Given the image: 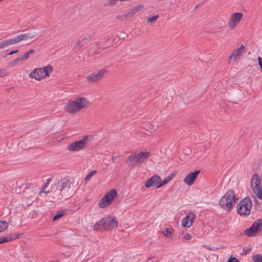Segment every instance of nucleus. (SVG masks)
<instances>
[{
  "label": "nucleus",
  "instance_id": "f257e3e1",
  "mask_svg": "<svg viewBox=\"0 0 262 262\" xmlns=\"http://www.w3.org/2000/svg\"><path fill=\"white\" fill-rule=\"evenodd\" d=\"M117 226L118 221L116 217L106 214L95 223L93 229L95 231H111L116 228Z\"/></svg>",
  "mask_w": 262,
  "mask_h": 262
},
{
  "label": "nucleus",
  "instance_id": "f03ea898",
  "mask_svg": "<svg viewBox=\"0 0 262 262\" xmlns=\"http://www.w3.org/2000/svg\"><path fill=\"white\" fill-rule=\"evenodd\" d=\"M91 139V136H85L79 140H75L68 144L67 149L72 152L82 151L88 146Z\"/></svg>",
  "mask_w": 262,
  "mask_h": 262
},
{
  "label": "nucleus",
  "instance_id": "7ed1b4c3",
  "mask_svg": "<svg viewBox=\"0 0 262 262\" xmlns=\"http://www.w3.org/2000/svg\"><path fill=\"white\" fill-rule=\"evenodd\" d=\"M150 155V153L147 151L140 152L129 156L126 158L125 162L128 166L134 167L137 165H141L144 161L148 159Z\"/></svg>",
  "mask_w": 262,
  "mask_h": 262
},
{
  "label": "nucleus",
  "instance_id": "20e7f679",
  "mask_svg": "<svg viewBox=\"0 0 262 262\" xmlns=\"http://www.w3.org/2000/svg\"><path fill=\"white\" fill-rule=\"evenodd\" d=\"M236 203L233 191L229 190L222 196L219 202L221 207L225 210L230 211Z\"/></svg>",
  "mask_w": 262,
  "mask_h": 262
},
{
  "label": "nucleus",
  "instance_id": "39448f33",
  "mask_svg": "<svg viewBox=\"0 0 262 262\" xmlns=\"http://www.w3.org/2000/svg\"><path fill=\"white\" fill-rule=\"evenodd\" d=\"M74 181L69 178L58 179L54 184V187L57 190L62 191L63 189L67 191L70 194L73 193L75 189Z\"/></svg>",
  "mask_w": 262,
  "mask_h": 262
},
{
  "label": "nucleus",
  "instance_id": "423d86ee",
  "mask_svg": "<svg viewBox=\"0 0 262 262\" xmlns=\"http://www.w3.org/2000/svg\"><path fill=\"white\" fill-rule=\"evenodd\" d=\"M53 72V68L51 65H48L42 68H35L30 73L29 76L32 78L40 81L47 77L49 76L50 73Z\"/></svg>",
  "mask_w": 262,
  "mask_h": 262
},
{
  "label": "nucleus",
  "instance_id": "0eeeda50",
  "mask_svg": "<svg viewBox=\"0 0 262 262\" xmlns=\"http://www.w3.org/2000/svg\"><path fill=\"white\" fill-rule=\"evenodd\" d=\"M252 203L250 198L246 197L237 205V212L241 216H247L250 214Z\"/></svg>",
  "mask_w": 262,
  "mask_h": 262
},
{
  "label": "nucleus",
  "instance_id": "6e6552de",
  "mask_svg": "<svg viewBox=\"0 0 262 262\" xmlns=\"http://www.w3.org/2000/svg\"><path fill=\"white\" fill-rule=\"evenodd\" d=\"M117 194L116 189H112L110 190L100 200L98 203V207L101 209L106 208L112 204L115 198L117 197Z\"/></svg>",
  "mask_w": 262,
  "mask_h": 262
},
{
  "label": "nucleus",
  "instance_id": "1a4fd4ad",
  "mask_svg": "<svg viewBox=\"0 0 262 262\" xmlns=\"http://www.w3.org/2000/svg\"><path fill=\"white\" fill-rule=\"evenodd\" d=\"M144 8V5L139 4L136 5L125 11L123 15L118 14L116 15V18L121 21L127 20L136 15L139 11H141Z\"/></svg>",
  "mask_w": 262,
  "mask_h": 262
},
{
  "label": "nucleus",
  "instance_id": "9d476101",
  "mask_svg": "<svg viewBox=\"0 0 262 262\" xmlns=\"http://www.w3.org/2000/svg\"><path fill=\"white\" fill-rule=\"evenodd\" d=\"M251 187L256 196L262 200V186L261 181L257 174H254L252 178Z\"/></svg>",
  "mask_w": 262,
  "mask_h": 262
},
{
  "label": "nucleus",
  "instance_id": "9b49d317",
  "mask_svg": "<svg viewBox=\"0 0 262 262\" xmlns=\"http://www.w3.org/2000/svg\"><path fill=\"white\" fill-rule=\"evenodd\" d=\"M262 231V220L255 221L251 227L244 231V234L248 237L254 236Z\"/></svg>",
  "mask_w": 262,
  "mask_h": 262
},
{
  "label": "nucleus",
  "instance_id": "f8f14e48",
  "mask_svg": "<svg viewBox=\"0 0 262 262\" xmlns=\"http://www.w3.org/2000/svg\"><path fill=\"white\" fill-rule=\"evenodd\" d=\"M243 16V14L241 12H236L232 14L228 21V26L229 28L231 30L234 29L242 20Z\"/></svg>",
  "mask_w": 262,
  "mask_h": 262
},
{
  "label": "nucleus",
  "instance_id": "ddd939ff",
  "mask_svg": "<svg viewBox=\"0 0 262 262\" xmlns=\"http://www.w3.org/2000/svg\"><path fill=\"white\" fill-rule=\"evenodd\" d=\"M245 52V47L242 45L240 47L233 50L232 53L229 57V60L230 62H237Z\"/></svg>",
  "mask_w": 262,
  "mask_h": 262
},
{
  "label": "nucleus",
  "instance_id": "4468645a",
  "mask_svg": "<svg viewBox=\"0 0 262 262\" xmlns=\"http://www.w3.org/2000/svg\"><path fill=\"white\" fill-rule=\"evenodd\" d=\"M107 73L106 70L102 69L97 73H93L91 74L86 77V79L89 82H95L104 77Z\"/></svg>",
  "mask_w": 262,
  "mask_h": 262
},
{
  "label": "nucleus",
  "instance_id": "2eb2a0df",
  "mask_svg": "<svg viewBox=\"0 0 262 262\" xmlns=\"http://www.w3.org/2000/svg\"><path fill=\"white\" fill-rule=\"evenodd\" d=\"M195 215L193 212L189 211L186 216L184 217L181 221V225L185 228H189L193 224V221Z\"/></svg>",
  "mask_w": 262,
  "mask_h": 262
},
{
  "label": "nucleus",
  "instance_id": "dca6fc26",
  "mask_svg": "<svg viewBox=\"0 0 262 262\" xmlns=\"http://www.w3.org/2000/svg\"><path fill=\"white\" fill-rule=\"evenodd\" d=\"M200 172V170H195L194 171L189 173L184 179L183 182L186 185L191 186L195 182Z\"/></svg>",
  "mask_w": 262,
  "mask_h": 262
},
{
  "label": "nucleus",
  "instance_id": "f3484780",
  "mask_svg": "<svg viewBox=\"0 0 262 262\" xmlns=\"http://www.w3.org/2000/svg\"><path fill=\"white\" fill-rule=\"evenodd\" d=\"M64 109L67 112L71 114H76L80 112L74 100L69 101L64 106Z\"/></svg>",
  "mask_w": 262,
  "mask_h": 262
},
{
  "label": "nucleus",
  "instance_id": "a211bd4d",
  "mask_svg": "<svg viewBox=\"0 0 262 262\" xmlns=\"http://www.w3.org/2000/svg\"><path fill=\"white\" fill-rule=\"evenodd\" d=\"M161 181V179L160 176L155 175L146 181L145 186L146 188H149L157 184L159 185Z\"/></svg>",
  "mask_w": 262,
  "mask_h": 262
},
{
  "label": "nucleus",
  "instance_id": "6ab92c4d",
  "mask_svg": "<svg viewBox=\"0 0 262 262\" xmlns=\"http://www.w3.org/2000/svg\"><path fill=\"white\" fill-rule=\"evenodd\" d=\"M76 104H77V108H79L80 111L88 107L89 102V101L84 97H79L76 99L75 100Z\"/></svg>",
  "mask_w": 262,
  "mask_h": 262
},
{
  "label": "nucleus",
  "instance_id": "aec40b11",
  "mask_svg": "<svg viewBox=\"0 0 262 262\" xmlns=\"http://www.w3.org/2000/svg\"><path fill=\"white\" fill-rule=\"evenodd\" d=\"M162 233L166 238L170 240L174 239V232L171 227L166 228L162 231Z\"/></svg>",
  "mask_w": 262,
  "mask_h": 262
},
{
  "label": "nucleus",
  "instance_id": "412c9836",
  "mask_svg": "<svg viewBox=\"0 0 262 262\" xmlns=\"http://www.w3.org/2000/svg\"><path fill=\"white\" fill-rule=\"evenodd\" d=\"M19 42L21 40H26L28 39H32L35 37V35L31 33H27L23 34H20L17 36Z\"/></svg>",
  "mask_w": 262,
  "mask_h": 262
},
{
  "label": "nucleus",
  "instance_id": "4be33fe9",
  "mask_svg": "<svg viewBox=\"0 0 262 262\" xmlns=\"http://www.w3.org/2000/svg\"><path fill=\"white\" fill-rule=\"evenodd\" d=\"M174 176H175L174 174H171L170 175L167 176L162 181H161V182L160 183V184L157 186V188H159L161 187L162 186H164L165 185L167 184V183H168L170 181H171L173 179V178H174Z\"/></svg>",
  "mask_w": 262,
  "mask_h": 262
},
{
  "label": "nucleus",
  "instance_id": "5701e85b",
  "mask_svg": "<svg viewBox=\"0 0 262 262\" xmlns=\"http://www.w3.org/2000/svg\"><path fill=\"white\" fill-rule=\"evenodd\" d=\"M180 237L182 240L185 242H190L193 238L192 236L190 234L184 231H182L180 234Z\"/></svg>",
  "mask_w": 262,
  "mask_h": 262
},
{
  "label": "nucleus",
  "instance_id": "b1692460",
  "mask_svg": "<svg viewBox=\"0 0 262 262\" xmlns=\"http://www.w3.org/2000/svg\"><path fill=\"white\" fill-rule=\"evenodd\" d=\"M29 55L30 54L27 52H26L22 57L17 58L13 61V65L19 63L20 61L27 60L29 58Z\"/></svg>",
  "mask_w": 262,
  "mask_h": 262
},
{
  "label": "nucleus",
  "instance_id": "393cba45",
  "mask_svg": "<svg viewBox=\"0 0 262 262\" xmlns=\"http://www.w3.org/2000/svg\"><path fill=\"white\" fill-rule=\"evenodd\" d=\"M8 227V223L5 221H0V233L5 231Z\"/></svg>",
  "mask_w": 262,
  "mask_h": 262
},
{
  "label": "nucleus",
  "instance_id": "a878e982",
  "mask_svg": "<svg viewBox=\"0 0 262 262\" xmlns=\"http://www.w3.org/2000/svg\"><path fill=\"white\" fill-rule=\"evenodd\" d=\"M88 39L84 38L81 40L78 41L74 45V48H80L87 42Z\"/></svg>",
  "mask_w": 262,
  "mask_h": 262
},
{
  "label": "nucleus",
  "instance_id": "bb28decb",
  "mask_svg": "<svg viewBox=\"0 0 262 262\" xmlns=\"http://www.w3.org/2000/svg\"><path fill=\"white\" fill-rule=\"evenodd\" d=\"M12 239L11 236H0V244L11 241Z\"/></svg>",
  "mask_w": 262,
  "mask_h": 262
},
{
  "label": "nucleus",
  "instance_id": "cd10ccee",
  "mask_svg": "<svg viewBox=\"0 0 262 262\" xmlns=\"http://www.w3.org/2000/svg\"><path fill=\"white\" fill-rule=\"evenodd\" d=\"M252 258L254 262H262V254L254 255Z\"/></svg>",
  "mask_w": 262,
  "mask_h": 262
},
{
  "label": "nucleus",
  "instance_id": "c85d7f7f",
  "mask_svg": "<svg viewBox=\"0 0 262 262\" xmlns=\"http://www.w3.org/2000/svg\"><path fill=\"white\" fill-rule=\"evenodd\" d=\"M7 40L8 41L9 45H14V44L19 42V40L18 39L17 36H16L15 37H14L13 38L8 39Z\"/></svg>",
  "mask_w": 262,
  "mask_h": 262
},
{
  "label": "nucleus",
  "instance_id": "c756f323",
  "mask_svg": "<svg viewBox=\"0 0 262 262\" xmlns=\"http://www.w3.org/2000/svg\"><path fill=\"white\" fill-rule=\"evenodd\" d=\"M97 172L96 170H92L91 171L87 176L86 177H85V180L86 181H89V180L91 179V178H92V177Z\"/></svg>",
  "mask_w": 262,
  "mask_h": 262
},
{
  "label": "nucleus",
  "instance_id": "7c9ffc66",
  "mask_svg": "<svg viewBox=\"0 0 262 262\" xmlns=\"http://www.w3.org/2000/svg\"><path fill=\"white\" fill-rule=\"evenodd\" d=\"M10 46L9 45L8 41L7 40H4L1 42H0V49H2L5 47H8Z\"/></svg>",
  "mask_w": 262,
  "mask_h": 262
},
{
  "label": "nucleus",
  "instance_id": "2f4dec72",
  "mask_svg": "<svg viewBox=\"0 0 262 262\" xmlns=\"http://www.w3.org/2000/svg\"><path fill=\"white\" fill-rule=\"evenodd\" d=\"M51 181V178L48 179L47 180V182H46V185L45 186V187H43V188L42 189V190L40 191V193H41V192H46V193H48V192H49L50 191L49 190H48V191H46L45 190V189H46V187H47V186L50 184V181Z\"/></svg>",
  "mask_w": 262,
  "mask_h": 262
},
{
  "label": "nucleus",
  "instance_id": "473e14b6",
  "mask_svg": "<svg viewBox=\"0 0 262 262\" xmlns=\"http://www.w3.org/2000/svg\"><path fill=\"white\" fill-rule=\"evenodd\" d=\"M158 17H159L158 15H155V16H152L151 17H149L147 19V22L148 23H152L153 21L157 20Z\"/></svg>",
  "mask_w": 262,
  "mask_h": 262
},
{
  "label": "nucleus",
  "instance_id": "72a5a7b5",
  "mask_svg": "<svg viewBox=\"0 0 262 262\" xmlns=\"http://www.w3.org/2000/svg\"><path fill=\"white\" fill-rule=\"evenodd\" d=\"M8 73V72L4 69H0V77L7 75Z\"/></svg>",
  "mask_w": 262,
  "mask_h": 262
},
{
  "label": "nucleus",
  "instance_id": "f704fd0d",
  "mask_svg": "<svg viewBox=\"0 0 262 262\" xmlns=\"http://www.w3.org/2000/svg\"><path fill=\"white\" fill-rule=\"evenodd\" d=\"M62 215H63V214H62V213H58V214H56L53 217V221H55L57 219H59V218L62 217Z\"/></svg>",
  "mask_w": 262,
  "mask_h": 262
},
{
  "label": "nucleus",
  "instance_id": "c9c22d12",
  "mask_svg": "<svg viewBox=\"0 0 262 262\" xmlns=\"http://www.w3.org/2000/svg\"><path fill=\"white\" fill-rule=\"evenodd\" d=\"M258 64L260 67L261 71L262 72V58L260 57H258Z\"/></svg>",
  "mask_w": 262,
  "mask_h": 262
},
{
  "label": "nucleus",
  "instance_id": "e433bc0d",
  "mask_svg": "<svg viewBox=\"0 0 262 262\" xmlns=\"http://www.w3.org/2000/svg\"><path fill=\"white\" fill-rule=\"evenodd\" d=\"M228 262H238V261L235 258H231L229 259Z\"/></svg>",
  "mask_w": 262,
  "mask_h": 262
},
{
  "label": "nucleus",
  "instance_id": "4c0bfd02",
  "mask_svg": "<svg viewBox=\"0 0 262 262\" xmlns=\"http://www.w3.org/2000/svg\"><path fill=\"white\" fill-rule=\"evenodd\" d=\"M18 52V50H15V51H11V52H10V53H9V55H12V54H14V53H17Z\"/></svg>",
  "mask_w": 262,
  "mask_h": 262
},
{
  "label": "nucleus",
  "instance_id": "58836bf2",
  "mask_svg": "<svg viewBox=\"0 0 262 262\" xmlns=\"http://www.w3.org/2000/svg\"><path fill=\"white\" fill-rule=\"evenodd\" d=\"M29 54H32V53H33L34 52V50H30L29 51H28L27 52Z\"/></svg>",
  "mask_w": 262,
  "mask_h": 262
},
{
  "label": "nucleus",
  "instance_id": "ea45409f",
  "mask_svg": "<svg viewBox=\"0 0 262 262\" xmlns=\"http://www.w3.org/2000/svg\"><path fill=\"white\" fill-rule=\"evenodd\" d=\"M251 251V249L250 248H248L247 249V251H246V253L247 252H249Z\"/></svg>",
  "mask_w": 262,
  "mask_h": 262
},
{
  "label": "nucleus",
  "instance_id": "a19ab883",
  "mask_svg": "<svg viewBox=\"0 0 262 262\" xmlns=\"http://www.w3.org/2000/svg\"><path fill=\"white\" fill-rule=\"evenodd\" d=\"M55 191V188H54V187H52V188H51V191Z\"/></svg>",
  "mask_w": 262,
  "mask_h": 262
}]
</instances>
